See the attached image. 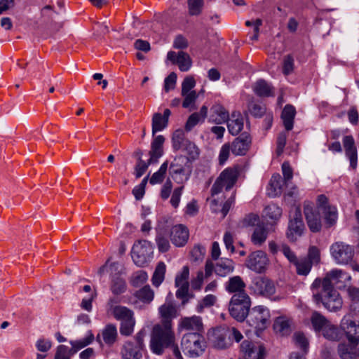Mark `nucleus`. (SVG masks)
Returning <instances> with one entry per match:
<instances>
[{
	"mask_svg": "<svg viewBox=\"0 0 359 359\" xmlns=\"http://www.w3.org/2000/svg\"><path fill=\"white\" fill-rule=\"evenodd\" d=\"M350 279L351 276L341 269L332 270L323 279H316L311 287L313 301L316 304H323L330 311L340 310L343 301L338 291L334 288V285Z\"/></svg>",
	"mask_w": 359,
	"mask_h": 359,
	"instance_id": "nucleus-1",
	"label": "nucleus"
},
{
	"mask_svg": "<svg viewBox=\"0 0 359 359\" xmlns=\"http://www.w3.org/2000/svg\"><path fill=\"white\" fill-rule=\"evenodd\" d=\"M162 324L156 325L152 331L150 348L152 352L161 355L165 347L172 344L174 339L172 330V320L177 316L176 306L166 299L158 308Z\"/></svg>",
	"mask_w": 359,
	"mask_h": 359,
	"instance_id": "nucleus-2",
	"label": "nucleus"
},
{
	"mask_svg": "<svg viewBox=\"0 0 359 359\" xmlns=\"http://www.w3.org/2000/svg\"><path fill=\"white\" fill-rule=\"evenodd\" d=\"M184 353L190 358H198L205 352L206 343L203 335L198 332L184 334L181 341Z\"/></svg>",
	"mask_w": 359,
	"mask_h": 359,
	"instance_id": "nucleus-3",
	"label": "nucleus"
},
{
	"mask_svg": "<svg viewBox=\"0 0 359 359\" xmlns=\"http://www.w3.org/2000/svg\"><path fill=\"white\" fill-rule=\"evenodd\" d=\"M165 138L163 135L156 136L152 141L151 150L149 151V158L147 162L139 158L138 162L135 168V175L137 178L141 177L147 170L150 165L156 164L158 162V159L163 155V144Z\"/></svg>",
	"mask_w": 359,
	"mask_h": 359,
	"instance_id": "nucleus-4",
	"label": "nucleus"
},
{
	"mask_svg": "<svg viewBox=\"0 0 359 359\" xmlns=\"http://www.w3.org/2000/svg\"><path fill=\"white\" fill-rule=\"evenodd\" d=\"M251 306V299L247 293L233 295L230 299L229 311L231 316L238 321H243L248 316Z\"/></svg>",
	"mask_w": 359,
	"mask_h": 359,
	"instance_id": "nucleus-5",
	"label": "nucleus"
},
{
	"mask_svg": "<svg viewBox=\"0 0 359 359\" xmlns=\"http://www.w3.org/2000/svg\"><path fill=\"white\" fill-rule=\"evenodd\" d=\"M330 252L334 262L339 265L350 263L354 257V247L343 241L334 242L330 247Z\"/></svg>",
	"mask_w": 359,
	"mask_h": 359,
	"instance_id": "nucleus-6",
	"label": "nucleus"
},
{
	"mask_svg": "<svg viewBox=\"0 0 359 359\" xmlns=\"http://www.w3.org/2000/svg\"><path fill=\"white\" fill-rule=\"evenodd\" d=\"M152 245L146 240L137 241L132 248V259L134 263L140 267L144 266L150 262L152 258Z\"/></svg>",
	"mask_w": 359,
	"mask_h": 359,
	"instance_id": "nucleus-7",
	"label": "nucleus"
},
{
	"mask_svg": "<svg viewBox=\"0 0 359 359\" xmlns=\"http://www.w3.org/2000/svg\"><path fill=\"white\" fill-rule=\"evenodd\" d=\"M270 312L264 306L253 307L248 313L247 321L257 332L262 331L269 325Z\"/></svg>",
	"mask_w": 359,
	"mask_h": 359,
	"instance_id": "nucleus-8",
	"label": "nucleus"
},
{
	"mask_svg": "<svg viewBox=\"0 0 359 359\" xmlns=\"http://www.w3.org/2000/svg\"><path fill=\"white\" fill-rule=\"evenodd\" d=\"M238 177V172L236 169L229 168L223 170L212 187V197L219 194L223 187L227 191L231 189L236 182Z\"/></svg>",
	"mask_w": 359,
	"mask_h": 359,
	"instance_id": "nucleus-9",
	"label": "nucleus"
},
{
	"mask_svg": "<svg viewBox=\"0 0 359 359\" xmlns=\"http://www.w3.org/2000/svg\"><path fill=\"white\" fill-rule=\"evenodd\" d=\"M290 217L286 236L290 241L295 242L303 235L305 229L300 209L293 208L290 212Z\"/></svg>",
	"mask_w": 359,
	"mask_h": 359,
	"instance_id": "nucleus-10",
	"label": "nucleus"
},
{
	"mask_svg": "<svg viewBox=\"0 0 359 359\" xmlns=\"http://www.w3.org/2000/svg\"><path fill=\"white\" fill-rule=\"evenodd\" d=\"M249 290L255 295L271 297L276 292V286L269 278L259 276L252 278Z\"/></svg>",
	"mask_w": 359,
	"mask_h": 359,
	"instance_id": "nucleus-11",
	"label": "nucleus"
},
{
	"mask_svg": "<svg viewBox=\"0 0 359 359\" xmlns=\"http://www.w3.org/2000/svg\"><path fill=\"white\" fill-rule=\"evenodd\" d=\"M209 340L217 349H225L231 346L230 330L225 327H217L208 334Z\"/></svg>",
	"mask_w": 359,
	"mask_h": 359,
	"instance_id": "nucleus-12",
	"label": "nucleus"
},
{
	"mask_svg": "<svg viewBox=\"0 0 359 359\" xmlns=\"http://www.w3.org/2000/svg\"><path fill=\"white\" fill-rule=\"evenodd\" d=\"M304 213L307 225L313 233L319 232L322 228L321 217L314 205L310 202H306L304 205Z\"/></svg>",
	"mask_w": 359,
	"mask_h": 359,
	"instance_id": "nucleus-13",
	"label": "nucleus"
},
{
	"mask_svg": "<svg viewBox=\"0 0 359 359\" xmlns=\"http://www.w3.org/2000/svg\"><path fill=\"white\" fill-rule=\"evenodd\" d=\"M269 264V259L266 254L257 250L252 252L246 260V266L257 273H262L265 271Z\"/></svg>",
	"mask_w": 359,
	"mask_h": 359,
	"instance_id": "nucleus-14",
	"label": "nucleus"
},
{
	"mask_svg": "<svg viewBox=\"0 0 359 359\" xmlns=\"http://www.w3.org/2000/svg\"><path fill=\"white\" fill-rule=\"evenodd\" d=\"M241 351L240 359H264V348L247 340L242 342Z\"/></svg>",
	"mask_w": 359,
	"mask_h": 359,
	"instance_id": "nucleus-15",
	"label": "nucleus"
},
{
	"mask_svg": "<svg viewBox=\"0 0 359 359\" xmlns=\"http://www.w3.org/2000/svg\"><path fill=\"white\" fill-rule=\"evenodd\" d=\"M170 236L172 244L180 248L187 244L189 237V231L186 226L177 224L172 227Z\"/></svg>",
	"mask_w": 359,
	"mask_h": 359,
	"instance_id": "nucleus-16",
	"label": "nucleus"
},
{
	"mask_svg": "<svg viewBox=\"0 0 359 359\" xmlns=\"http://www.w3.org/2000/svg\"><path fill=\"white\" fill-rule=\"evenodd\" d=\"M167 59L172 64L177 65L180 70L182 72L189 71L192 65V61L189 54L183 51H179L178 53L169 51L167 54Z\"/></svg>",
	"mask_w": 359,
	"mask_h": 359,
	"instance_id": "nucleus-17",
	"label": "nucleus"
},
{
	"mask_svg": "<svg viewBox=\"0 0 359 359\" xmlns=\"http://www.w3.org/2000/svg\"><path fill=\"white\" fill-rule=\"evenodd\" d=\"M114 299H110L108 302V313L111 314L114 318L121 322L134 317V312L126 306L114 305Z\"/></svg>",
	"mask_w": 359,
	"mask_h": 359,
	"instance_id": "nucleus-18",
	"label": "nucleus"
},
{
	"mask_svg": "<svg viewBox=\"0 0 359 359\" xmlns=\"http://www.w3.org/2000/svg\"><path fill=\"white\" fill-rule=\"evenodd\" d=\"M341 327L344 331L349 342L359 343V321L356 325L353 320L344 317L341 320Z\"/></svg>",
	"mask_w": 359,
	"mask_h": 359,
	"instance_id": "nucleus-19",
	"label": "nucleus"
},
{
	"mask_svg": "<svg viewBox=\"0 0 359 359\" xmlns=\"http://www.w3.org/2000/svg\"><path fill=\"white\" fill-rule=\"evenodd\" d=\"M343 144L346 156L350 161V167L354 170L358 165V152L353 137L351 135L345 136L343 138Z\"/></svg>",
	"mask_w": 359,
	"mask_h": 359,
	"instance_id": "nucleus-20",
	"label": "nucleus"
},
{
	"mask_svg": "<svg viewBox=\"0 0 359 359\" xmlns=\"http://www.w3.org/2000/svg\"><path fill=\"white\" fill-rule=\"evenodd\" d=\"M225 290L227 292L233 295L247 293L245 292L246 285L243 278L239 276H234L229 278L224 284Z\"/></svg>",
	"mask_w": 359,
	"mask_h": 359,
	"instance_id": "nucleus-21",
	"label": "nucleus"
},
{
	"mask_svg": "<svg viewBox=\"0 0 359 359\" xmlns=\"http://www.w3.org/2000/svg\"><path fill=\"white\" fill-rule=\"evenodd\" d=\"M250 142V136L243 133L232 142L231 151L236 156L244 155L248 150Z\"/></svg>",
	"mask_w": 359,
	"mask_h": 359,
	"instance_id": "nucleus-22",
	"label": "nucleus"
},
{
	"mask_svg": "<svg viewBox=\"0 0 359 359\" xmlns=\"http://www.w3.org/2000/svg\"><path fill=\"white\" fill-rule=\"evenodd\" d=\"M229 114L226 109L219 104H214L210 108L209 120L212 123L221 124L227 121Z\"/></svg>",
	"mask_w": 359,
	"mask_h": 359,
	"instance_id": "nucleus-23",
	"label": "nucleus"
},
{
	"mask_svg": "<svg viewBox=\"0 0 359 359\" xmlns=\"http://www.w3.org/2000/svg\"><path fill=\"white\" fill-rule=\"evenodd\" d=\"M186 161V158L184 156H177L174 161L171 163L170 168V174L174 177L175 180L180 183L183 181V178L181 175H184V163Z\"/></svg>",
	"mask_w": 359,
	"mask_h": 359,
	"instance_id": "nucleus-24",
	"label": "nucleus"
},
{
	"mask_svg": "<svg viewBox=\"0 0 359 359\" xmlns=\"http://www.w3.org/2000/svg\"><path fill=\"white\" fill-rule=\"evenodd\" d=\"M180 326L182 329L194 331L193 332L198 333H200L203 329L202 319L200 316H197L182 318L180 323Z\"/></svg>",
	"mask_w": 359,
	"mask_h": 359,
	"instance_id": "nucleus-25",
	"label": "nucleus"
},
{
	"mask_svg": "<svg viewBox=\"0 0 359 359\" xmlns=\"http://www.w3.org/2000/svg\"><path fill=\"white\" fill-rule=\"evenodd\" d=\"M171 111L168 109H165L163 111V115L160 113H156L153 115L152 118V134L154 135L156 132L161 131L168 125V118Z\"/></svg>",
	"mask_w": 359,
	"mask_h": 359,
	"instance_id": "nucleus-26",
	"label": "nucleus"
},
{
	"mask_svg": "<svg viewBox=\"0 0 359 359\" xmlns=\"http://www.w3.org/2000/svg\"><path fill=\"white\" fill-rule=\"evenodd\" d=\"M229 132L232 135H238L243 128V118L238 111H233L227 120Z\"/></svg>",
	"mask_w": 359,
	"mask_h": 359,
	"instance_id": "nucleus-27",
	"label": "nucleus"
},
{
	"mask_svg": "<svg viewBox=\"0 0 359 359\" xmlns=\"http://www.w3.org/2000/svg\"><path fill=\"white\" fill-rule=\"evenodd\" d=\"M123 359H140L142 357V350L131 341L126 342L121 349Z\"/></svg>",
	"mask_w": 359,
	"mask_h": 359,
	"instance_id": "nucleus-28",
	"label": "nucleus"
},
{
	"mask_svg": "<svg viewBox=\"0 0 359 359\" xmlns=\"http://www.w3.org/2000/svg\"><path fill=\"white\" fill-rule=\"evenodd\" d=\"M268 229L264 226V224L258 225L255 227L250 240L251 242L256 246L262 245L267 239L268 237Z\"/></svg>",
	"mask_w": 359,
	"mask_h": 359,
	"instance_id": "nucleus-29",
	"label": "nucleus"
},
{
	"mask_svg": "<svg viewBox=\"0 0 359 359\" xmlns=\"http://www.w3.org/2000/svg\"><path fill=\"white\" fill-rule=\"evenodd\" d=\"M234 270V263L231 259L222 258L215 265V272L217 275L225 277Z\"/></svg>",
	"mask_w": 359,
	"mask_h": 359,
	"instance_id": "nucleus-30",
	"label": "nucleus"
},
{
	"mask_svg": "<svg viewBox=\"0 0 359 359\" xmlns=\"http://www.w3.org/2000/svg\"><path fill=\"white\" fill-rule=\"evenodd\" d=\"M284 184H285V182L279 174L273 175L269 182L268 195L271 197L280 195Z\"/></svg>",
	"mask_w": 359,
	"mask_h": 359,
	"instance_id": "nucleus-31",
	"label": "nucleus"
},
{
	"mask_svg": "<svg viewBox=\"0 0 359 359\" xmlns=\"http://www.w3.org/2000/svg\"><path fill=\"white\" fill-rule=\"evenodd\" d=\"M295 114V108L290 104H287L282 111L281 118L283 119L284 126L287 131L291 130L293 128Z\"/></svg>",
	"mask_w": 359,
	"mask_h": 359,
	"instance_id": "nucleus-32",
	"label": "nucleus"
},
{
	"mask_svg": "<svg viewBox=\"0 0 359 359\" xmlns=\"http://www.w3.org/2000/svg\"><path fill=\"white\" fill-rule=\"evenodd\" d=\"M276 332L282 336L288 335L291 332V321L284 316L278 317L273 324Z\"/></svg>",
	"mask_w": 359,
	"mask_h": 359,
	"instance_id": "nucleus-33",
	"label": "nucleus"
},
{
	"mask_svg": "<svg viewBox=\"0 0 359 359\" xmlns=\"http://www.w3.org/2000/svg\"><path fill=\"white\" fill-rule=\"evenodd\" d=\"M253 90L259 97L272 95L273 88L264 79L258 80L253 86Z\"/></svg>",
	"mask_w": 359,
	"mask_h": 359,
	"instance_id": "nucleus-34",
	"label": "nucleus"
},
{
	"mask_svg": "<svg viewBox=\"0 0 359 359\" xmlns=\"http://www.w3.org/2000/svg\"><path fill=\"white\" fill-rule=\"evenodd\" d=\"M323 334L330 341H339L342 337L341 331L334 325L330 323L323 329Z\"/></svg>",
	"mask_w": 359,
	"mask_h": 359,
	"instance_id": "nucleus-35",
	"label": "nucleus"
},
{
	"mask_svg": "<svg viewBox=\"0 0 359 359\" xmlns=\"http://www.w3.org/2000/svg\"><path fill=\"white\" fill-rule=\"evenodd\" d=\"M102 336L106 344L109 346L112 345L116 341L117 337L116 327L112 324L107 325L102 330Z\"/></svg>",
	"mask_w": 359,
	"mask_h": 359,
	"instance_id": "nucleus-36",
	"label": "nucleus"
},
{
	"mask_svg": "<svg viewBox=\"0 0 359 359\" xmlns=\"http://www.w3.org/2000/svg\"><path fill=\"white\" fill-rule=\"evenodd\" d=\"M166 271V266L164 262H160L156 266L155 271L151 278L152 284L155 287H158L164 280Z\"/></svg>",
	"mask_w": 359,
	"mask_h": 359,
	"instance_id": "nucleus-37",
	"label": "nucleus"
},
{
	"mask_svg": "<svg viewBox=\"0 0 359 359\" xmlns=\"http://www.w3.org/2000/svg\"><path fill=\"white\" fill-rule=\"evenodd\" d=\"M323 212L324 213L326 227L330 228L334 226L337 223L338 218L337 210L336 207H325Z\"/></svg>",
	"mask_w": 359,
	"mask_h": 359,
	"instance_id": "nucleus-38",
	"label": "nucleus"
},
{
	"mask_svg": "<svg viewBox=\"0 0 359 359\" xmlns=\"http://www.w3.org/2000/svg\"><path fill=\"white\" fill-rule=\"evenodd\" d=\"M93 340L94 335L91 332H89L88 335L83 339L70 341L69 343L72 346V348L70 349L72 351L73 353H76L81 348L90 344L93 341Z\"/></svg>",
	"mask_w": 359,
	"mask_h": 359,
	"instance_id": "nucleus-39",
	"label": "nucleus"
},
{
	"mask_svg": "<svg viewBox=\"0 0 359 359\" xmlns=\"http://www.w3.org/2000/svg\"><path fill=\"white\" fill-rule=\"evenodd\" d=\"M156 243L158 249L161 252H166L170 248V244L168 239L167 234L162 229H160L157 233L156 236Z\"/></svg>",
	"mask_w": 359,
	"mask_h": 359,
	"instance_id": "nucleus-40",
	"label": "nucleus"
},
{
	"mask_svg": "<svg viewBox=\"0 0 359 359\" xmlns=\"http://www.w3.org/2000/svg\"><path fill=\"white\" fill-rule=\"evenodd\" d=\"M217 301V297L215 294H209L205 295L200 301L196 307V311L198 313H203L205 308H210L215 304Z\"/></svg>",
	"mask_w": 359,
	"mask_h": 359,
	"instance_id": "nucleus-41",
	"label": "nucleus"
},
{
	"mask_svg": "<svg viewBox=\"0 0 359 359\" xmlns=\"http://www.w3.org/2000/svg\"><path fill=\"white\" fill-rule=\"evenodd\" d=\"M189 141L185 138L184 133L182 130L179 129L173 133L172 137V147L175 150L178 151L183 148L184 145Z\"/></svg>",
	"mask_w": 359,
	"mask_h": 359,
	"instance_id": "nucleus-42",
	"label": "nucleus"
},
{
	"mask_svg": "<svg viewBox=\"0 0 359 359\" xmlns=\"http://www.w3.org/2000/svg\"><path fill=\"white\" fill-rule=\"evenodd\" d=\"M312 325L317 332L322 330L329 324L328 321L323 316L318 312H313L311 318Z\"/></svg>",
	"mask_w": 359,
	"mask_h": 359,
	"instance_id": "nucleus-43",
	"label": "nucleus"
},
{
	"mask_svg": "<svg viewBox=\"0 0 359 359\" xmlns=\"http://www.w3.org/2000/svg\"><path fill=\"white\" fill-rule=\"evenodd\" d=\"M294 265L296 266V271L298 275L307 276L312 268L313 264L308 261L306 258L297 259Z\"/></svg>",
	"mask_w": 359,
	"mask_h": 359,
	"instance_id": "nucleus-44",
	"label": "nucleus"
},
{
	"mask_svg": "<svg viewBox=\"0 0 359 359\" xmlns=\"http://www.w3.org/2000/svg\"><path fill=\"white\" fill-rule=\"evenodd\" d=\"M168 163L165 161L161 165L158 171L155 172L149 179V183L152 185L161 183L165 176L168 170Z\"/></svg>",
	"mask_w": 359,
	"mask_h": 359,
	"instance_id": "nucleus-45",
	"label": "nucleus"
},
{
	"mask_svg": "<svg viewBox=\"0 0 359 359\" xmlns=\"http://www.w3.org/2000/svg\"><path fill=\"white\" fill-rule=\"evenodd\" d=\"M177 287L176 291V297L182 300V304L184 306L187 304L190 299L194 297V294H190L189 292V285H182L175 286Z\"/></svg>",
	"mask_w": 359,
	"mask_h": 359,
	"instance_id": "nucleus-46",
	"label": "nucleus"
},
{
	"mask_svg": "<svg viewBox=\"0 0 359 359\" xmlns=\"http://www.w3.org/2000/svg\"><path fill=\"white\" fill-rule=\"evenodd\" d=\"M136 297L142 302L149 304L154 299V292L149 285H146L137 292Z\"/></svg>",
	"mask_w": 359,
	"mask_h": 359,
	"instance_id": "nucleus-47",
	"label": "nucleus"
},
{
	"mask_svg": "<svg viewBox=\"0 0 359 359\" xmlns=\"http://www.w3.org/2000/svg\"><path fill=\"white\" fill-rule=\"evenodd\" d=\"M264 214L266 218L276 221L280 217L282 210L275 204H270L265 208Z\"/></svg>",
	"mask_w": 359,
	"mask_h": 359,
	"instance_id": "nucleus-48",
	"label": "nucleus"
},
{
	"mask_svg": "<svg viewBox=\"0 0 359 359\" xmlns=\"http://www.w3.org/2000/svg\"><path fill=\"white\" fill-rule=\"evenodd\" d=\"M181 149L187 154L186 159L189 161L195 160L199 156L198 148L194 142L189 140L184 145L183 148Z\"/></svg>",
	"mask_w": 359,
	"mask_h": 359,
	"instance_id": "nucleus-49",
	"label": "nucleus"
},
{
	"mask_svg": "<svg viewBox=\"0 0 359 359\" xmlns=\"http://www.w3.org/2000/svg\"><path fill=\"white\" fill-rule=\"evenodd\" d=\"M188 11L190 15H199L203 8V0H188Z\"/></svg>",
	"mask_w": 359,
	"mask_h": 359,
	"instance_id": "nucleus-50",
	"label": "nucleus"
},
{
	"mask_svg": "<svg viewBox=\"0 0 359 359\" xmlns=\"http://www.w3.org/2000/svg\"><path fill=\"white\" fill-rule=\"evenodd\" d=\"M135 325V317L130 319L121 322L120 333L121 335L130 336L134 331V327Z\"/></svg>",
	"mask_w": 359,
	"mask_h": 359,
	"instance_id": "nucleus-51",
	"label": "nucleus"
},
{
	"mask_svg": "<svg viewBox=\"0 0 359 359\" xmlns=\"http://www.w3.org/2000/svg\"><path fill=\"white\" fill-rule=\"evenodd\" d=\"M189 268L188 266H184L182 270L176 275L175 279V286L189 284Z\"/></svg>",
	"mask_w": 359,
	"mask_h": 359,
	"instance_id": "nucleus-52",
	"label": "nucleus"
},
{
	"mask_svg": "<svg viewBox=\"0 0 359 359\" xmlns=\"http://www.w3.org/2000/svg\"><path fill=\"white\" fill-rule=\"evenodd\" d=\"M295 345L300 348L304 354H306L309 350V341L305 335L301 332H297L293 336Z\"/></svg>",
	"mask_w": 359,
	"mask_h": 359,
	"instance_id": "nucleus-53",
	"label": "nucleus"
},
{
	"mask_svg": "<svg viewBox=\"0 0 359 359\" xmlns=\"http://www.w3.org/2000/svg\"><path fill=\"white\" fill-rule=\"evenodd\" d=\"M126 289L125 280L119 277H114L112 279L111 290L115 294L123 293Z\"/></svg>",
	"mask_w": 359,
	"mask_h": 359,
	"instance_id": "nucleus-54",
	"label": "nucleus"
},
{
	"mask_svg": "<svg viewBox=\"0 0 359 359\" xmlns=\"http://www.w3.org/2000/svg\"><path fill=\"white\" fill-rule=\"evenodd\" d=\"M148 279L147 273L140 270L133 273L131 279V283L133 286L137 287L144 283Z\"/></svg>",
	"mask_w": 359,
	"mask_h": 359,
	"instance_id": "nucleus-55",
	"label": "nucleus"
},
{
	"mask_svg": "<svg viewBox=\"0 0 359 359\" xmlns=\"http://www.w3.org/2000/svg\"><path fill=\"white\" fill-rule=\"evenodd\" d=\"M74 353L67 346L60 345L57 348L55 359H70Z\"/></svg>",
	"mask_w": 359,
	"mask_h": 359,
	"instance_id": "nucleus-56",
	"label": "nucleus"
},
{
	"mask_svg": "<svg viewBox=\"0 0 359 359\" xmlns=\"http://www.w3.org/2000/svg\"><path fill=\"white\" fill-rule=\"evenodd\" d=\"M119 267L120 265L118 262H112L109 264V260H108L104 266L100 268L98 273L102 275L104 273L105 270H107V271L110 273L111 275H116L119 273Z\"/></svg>",
	"mask_w": 359,
	"mask_h": 359,
	"instance_id": "nucleus-57",
	"label": "nucleus"
},
{
	"mask_svg": "<svg viewBox=\"0 0 359 359\" xmlns=\"http://www.w3.org/2000/svg\"><path fill=\"white\" fill-rule=\"evenodd\" d=\"M205 278L204 272L203 271H198L196 273V276L193 278L191 280V286L194 290H201L204 282Z\"/></svg>",
	"mask_w": 359,
	"mask_h": 359,
	"instance_id": "nucleus-58",
	"label": "nucleus"
},
{
	"mask_svg": "<svg viewBox=\"0 0 359 359\" xmlns=\"http://www.w3.org/2000/svg\"><path fill=\"white\" fill-rule=\"evenodd\" d=\"M307 260L312 264H318L320 261V250L316 246H311L308 250Z\"/></svg>",
	"mask_w": 359,
	"mask_h": 359,
	"instance_id": "nucleus-59",
	"label": "nucleus"
},
{
	"mask_svg": "<svg viewBox=\"0 0 359 359\" xmlns=\"http://www.w3.org/2000/svg\"><path fill=\"white\" fill-rule=\"evenodd\" d=\"M205 248L201 245H196L191 251V255L194 261L202 260L205 255Z\"/></svg>",
	"mask_w": 359,
	"mask_h": 359,
	"instance_id": "nucleus-60",
	"label": "nucleus"
},
{
	"mask_svg": "<svg viewBox=\"0 0 359 359\" xmlns=\"http://www.w3.org/2000/svg\"><path fill=\"white\" fill-rule=\"evenodd\" d=\"M294 58L292 55H287L284 57L283 65V72L285 75L291 74L294 69Z\"/></svg>",
	"mask_w": 359,
	"mask_h": 359,
	"instance_id": "nucleus-61",
	"label": "nucleus"
},
{
	"mask_svg": "<svg viewBox=\"0 0 359 359\" xmlns=\"http://www.w3.org/2000/svg\"><path fill=\"white\" fill-rule=\"evenodd\" d=\"M195 85L196 81L193 76H189L185 77L182 83V95H185L187 93H191Z\"/></svg>",
	"mask_w": 359,
	"mask_h": 359,
	"instance_id": "nucleus-62",
	"label": "nucleus"
},
{
	"mask_svg": "<svg viewBox=\"0 0 359 359\" xmlns=\"http://www.w3.org/2000/svg\"><path fill=\"white\" fill-rule=\"evenodd\" d=\"M282 172L285 184L288 185V183L293 177V170L288 162H284L282 164Z\"/></svg>",
	"mask_w": 359,
	"mask_h": 359,
	"instance_id": "nucleus-63",
	"label": "nucleus"
},
{
	"mask_svg": "<svg viewBox=\"0 0 359 359\" xmlns=\"http://www.w3.org/2000/svg\"><path fill=\"white\" fill-rule=\"evenodd\" d=\"M177 81V74L175 72L170 73L164 81V89L165 92L175 88Z\"/></svg>",
	"mask_w": 359,
	"mask_h": 359,
	"instance_id": "nucleus-64",
	"label": "nucleus"
}]
</instances>
